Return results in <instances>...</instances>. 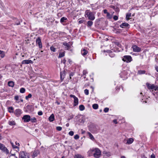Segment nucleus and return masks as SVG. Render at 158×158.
<instances>
[{"instance_id":"1","label":"nucleus","mask_w":158,"mask_h":158,"mask_svg":"<svg viewBox=\"0 0 158 158\" xmlns=\"http://www.w3.org/2000/svg\"><path fill=\"white\" fill-rule=\"evenodd\" d=\"M94 151L95 152L94 153V156L96 158H99L101 156V152L100 150L98 148H95L94 149H90L88 152V155L90 156V154L92 152Z\"/></svg>"},{"instance_id":"2","label":"nucleus","mask_w":158,"mask_h":158,"mask_svg":"<svg viewBox=\"0 0 158 158\" xmlns=\"http://www.w3.org/2000/svg\"><path fill=\"white\" fill-rule=\"evenodd\" d=\"M95 13L90 11L89 10H87L85 12V16L88 19L93 21L95 19Z\"/></svg>"},{"instance_id":"3","label":"nucleus","mask_w":158,"mask_h":158,"mask_svg":"<svg viewBox=\"0 0 158 158\" xmlns=\"http://www.w3.org/2000/svg\"><path fill=\"white\" fill-rule=\"evenodd\" d=\"M29 154L25 151H21L19 153V158H30Z\"/></svg>"},{"instance_id":"4","label":"nucleus","mask_w":158,"mask_h":158,"mask_svg":"<svg viewBox=\"0 0 158 158\" xmlns=\"http://www.w3.org/2000/svg\"><path fill=\"white\" fill-rule=\"evenodd\" d=\"M146 85L149 89L156 90V89H158V86L155 85L154 84H151L148 83H147Z\"/></svg>"},{"instance_id":"5","label":"nucleus","mask_w":158,"mask_h":158,"mask_svg":"<svg viewBox=\"0 0 158 158\" xmlns=\"http://www.w3.org/2000/svg\"><path fill=\"white\" fill-rule=\"evenodd\" d=\"M122 60L124 62L129 63L132 60V58L130 56H124Z\"/></svg>"},{"instance_id":"6","label":"nucleus","mask_w":158,"mask_h":158,"mask_svg":"<svg viewBox=\"0 0 158 158\" xmlns=\"http://www.w3.org/2000/svg\"><path fill=\"white\" fill-rule=\"evenodd\" d=\"M0 150H1L3 152L8 154L9 153V150L7 148L5 147L4 145L0 143Z\"/></svg>"},{"instance_id":"7","label":"nucleus","mask_w":158,"mask_h":158,"mask_svg":"<svg viewBox=\"0 0 158 158\" xmlns=\"http://www.w3.org/2000/svg\"><path fill=\"white\" fill-rule=\"evenodd\" d=\"M69 96L70 97L73 98H74V101L73 106H77L78 104V99L73 94H71Z\"/></svg>"},{"instance_id":"8","label":"nucleus","mask_w":158,"mask_h":158,"mask_svg":"<svg viewBox=\"0 0 158 158\" xmlns=\"http://www.w3.org/2000/svg\"><path fill=\"white\" fill-rule=\"evenodd\" d=\"M22 119L24 122H28L31 120V117L28 115H25L23 117Z\"/></svg>"},{"instance_id":"9","label":"nucleus","mask_w":158,"mask_h":158,"mask_svg":"<svg viewBox=\"0 0 158 158\" xmlns=\"http://www.w3.org/2000/svg\"><path fill=\"white\" fill-rule=\"evenodd\" d=\"M132 48L133 49V51L135 52H139L141 51V48L136 45L133 46Z\"/></svg>"},{"instance_id":"10","label":"nucleus","mask_w":158,"mask_h":158,"mask_svg":"<svg viewBox=\"0 0 158 158\" xmlns=\"http://www.w3.org/2000/svg\"><path fill=\"white\" fill-rule=\"evenodd\" d=\"M22 113V110L19 109H16L14 112V114L17 117L20 116Z\"/></svg>"},{"instance_id":"11","label":"nucleus","mask_w":158,"mask_h":158,"mask_svg":"<svg viewBox=\"0 0 158 158\" xmlns=\"http://www.w3.org/2000/svg\"><path fill=\"white\" fill-rule=\"evenodd\" d=\"M36 42L37 44H38L40 48H42V43L41 39L40 37H38L36 39Z\"/></svg>"},{"instance_id":"12","label":"nucleus","mask_w":158,"mask_h":158,"mask_svg":"<svg viewBox=\"0 0 158 158\" xmlns=\"http://www.w3.org/2000/svg\"><path fill=\"white\" fill-rule=\"evenodd\" d=\"M65 73L64 70H63L60 73V78L61 81H63L65 75Z\"/></svg>"},{"instance_id":"13","label":"nucleus","mask_w":158,"mask_h":158,"mask_svg":"<svg viewBox=\"0 0 158 158\" xmlns=\"http://www.w3.org/2000/svg\"><path fill=\"white\" fill-rule=\"evenodd\" d=\"M39 154V152L38 150H35L33 152L32 155V157L33 158H34L36 156H37V155Z\"/></svg>"},{"instance_id":"14","label":"nucleus","mask_w":158,"mask_h":158,"mask_svg":"<svg viewBox=\"0 0 158 158\" xmlns=\"http://www.w3.org/2000/svg\"><path fill=\"white\" fill-rule=\"evenodd\" d=\"M32 61L31 60H24L22 62V64H27L29 63H32Z\"/></svg>"},{"instance_id":"15","label":"nucleus","mask_w":158,"mask_h":158,"mask_svg":"<svg viewBox=\"0 0 158 158\" xmlns=\"http://www.w3.org/2000/svg\"><path fill=\"white\" fill-rule=\"evenodd\" d=\"M129 26V25L127 23H123L120 25V27L122 28L127 27Z\"/></svg>"},{"instance_id":"16","label":"nucleus","mask_w":158,"mask_h":158,"mask_svg":"<svg viewBox=\"0 0 158 158\" xmlns=\"http://www.w3.org/2000/svg\"><path fill=\"white\" fill-rule=\"evenodd\" d=\"M81 54L84 56L86 55L88 53V51L85 48L82 49L81 51Z\"/></svg>"},{"instance_id":"17","label":"nucleus","mask_w":158,"mask_h":158,"mask_svg":"<svg viewBox=\"0 0 158 158\" xmlns=\"http://www.w3.org/2000/svg\"><path fill=\"white\" fill-rule=\"evenodd\" d=\"M103 154L108 157H109L111 155V153L110 152L105 150L103 152Z\"/></svg>"},{"instance_id":"18","label":"nucleus","mask_w":158,"mask_h":158,"mask_svg":"<svg viewBox=\"0 0 158 158\" xmlns=\"http://www.w3.org/2000/svg\"><path fill=\"white\" fill-rule=\"evenodd\" d=\"M5 52L2 50H0V57L1 58H3L5 56Z\"/></svg>"},{"instance_id":"19","label":"nucleus","mask_w":158,"mask_h":158,"mask_svg":"<svg viewBox=\"0 0 158 158\" xmlns=\"http://www.w3.org/2000/svg\"><path fill=\"white\" fill-rule=\"evenodd\" d=\"M106 52H108V53H109V55L111 57H113L114 56H115L114 54L113 53V52L111 51L110 50H108L107 51H106Z\"/></svg>"},{"instance_id":"20","label":"nucleus","mask_w":158,"mask_h":158,"mask_svg":"<svg viewBox=\"0 0 158 158\" xmlns=\"http://www.w3.org/2000/svg\"><path fill=\"white\" fill-rule=\"evenodd\" d=\"M49 120L50 122H52L54 120V115L53 114H52L49 117Z\"/></svg>"},{"instance_id":"21","label":"nucleus","mask_w":158,"mask_h":158,"mask_svg":"<svg viewBox=\"0 0 158 158\" xmlns=\"http://www.w3.org/2000/svg\"><path fill=\"white\" fill-rule=\"evenodd\" d=\"M10 143L13 148L16 149V148H17V150H16L17 152L19 151V148L18 146L14 145V143L11 142H10Z\"/></svg>"},{"instance_id":"22","label":"nucleus","mask_w":158,"mask_h":158,"mask_svg":"<svg viewBox=\"0 0 158 158\" xmlns=\"http://www.w3.org/2000/svg\"><path fill=\"white\" fill-rule=\"evenodd\" d=\"M8 85L11 87H13L14 85V83L13 81H9L8 83Z\"/></svg>"},{"instance_id":"23","label":"nucleus","mask_w":158,"mask_h":158,"mask_svg":"<svg viewBox=\"0 0 158 158\" xmlns=\"http://www.w3.org/2000/svg\"><path fill=\"white\" fill-rule=\"evenodd\" d=\"M133 141V139L132 138H130L128 139L127 140L126 144H130L132 143Z\"/></svg>"},{"instance_id":"24","label":"nucleus","mask_w":158,"mask_h":158,"mask_svg":"<svg viewBox=\"0 0 158 158\" xmlns=\"http://www.w3.org/2000/svg\"><path fill=\"white\" fill-rule=\"evenodd\" d=\"M131 16V13H129L127 14L126 15V19L127 20H128L130 19V17Z\"/></svg>"},{"instance_id":"25","label":"nucleus","mask_w":158,"mask_h":158,"mask_svg":"<svg viewBox=\"0 0 158 158\" xmlns=\"http://www.w3.org/2000/svg\"><path fill=\"white\" fill-rule=\"evenodd\" d=\"M87 134L89 135V138H90V139H91L92 140H94L95 139L94 137L93 136L90 132H88Z\"/></svg>"},{"instance_id":"26","label":"nucleus","mask_w":158,"mask_h":158,"mask_svg":"<svg viewBox=\"0 0 158 158\" xmlns=\"http://www.w3.org/2000/svg\"><path fill=\"white\" fill-rule=\"evenodd\" d=\"M93 22L91 20H89L87 22V25L88 27H90L93 24Z\"/></svg>"},{"instance_id":"27","label":"nucleus","mask_w":158,"mask_h":158,"mask_svg":"<svg viewBox=\"0 0 158 158\" xmlns=\"http://www.w3.org/2000/svg\"><path fill=\"white\" fill-rule=\"evenodd\" d=\"M146 73V71L145 70H138L137 73L139 75L145 74Z\"/></svg>"},{"instance_id":"28","label":"nucleus","mask_w":158,"mask_h":158,"mask_svg":"<svg viewBox=\"0 0 158 158\" xmlns=\"http://www.w3.org/2000/svg\"><path fill=\"white\" fill-rule=\"evenodd\" d=\"M64 52H60L58 57L60 58L64 56Z\"/></svg>"},{"instance_id":"29","label":"nucleus","mask_w":158,"mask_h":158,"mask_svg":"<svg viewBox=\"0 0 158 158\" xmlns=\"http://www.w3.org/2000/svg\"><path fill=\"white\" fill-rule=\"evenodd\" d=\"M63 44L64 45L66 46V48L67 50H69V49L70 46L68 43L66 42H64L63 43Z\"/></svg>"},{"instance_id":"30","label":"nucleus","mask_w":158,"mask_h":158,"mask_svg":"<svg viewBox=\"0 0 158 158\" xmlns=\"http://www.w3.org/2000/svg\"><path fill=\"white\" fill-rule=\"evenodd\" d=\"M8 111L10 113H14V108L12 107H10L8 108Z\"/></svg>"},{"instance_id":"31","label":"nucleus","mask_w":158,"mask_h":158,"mask_svg":"<svg viewBox=\"0 0 158 158\" xmlns=\"http://www.w3.org/2000/svg\"><path fill=\"white\" fill-rule=\"evenodd\" d=\"M67 18L65 17H63L60 19V22L61 23H63L65 22V21L67 20Z\"/></svg>"},{"instance_id":"32","label":"nucleus","mask_w":158,"mask_h":158,"mask_svg":"<svg viewBox=\"0 0 158 158\" xmlns=\"http://www.w3.org/2000/svg\"><path fill=\"white\" fill-rule=\"evenodd\" d=\"M74 158H84V157L81 155L78 154L75 156Z\"/></svg>"},{"instance_id":"33","label":"nucleus","mask_w":158,"mask_h":158,"mask_svg":"<svg viewBox=\"0 0 158 158\" xmlns=\"http://www.w3.org/2000/svg\"><path fill=\"white\" fill-rule=\"evenodd\" d=\"M106 17L108 19H111L112 18V15L110 14L109 13H108L106 14Z\"/></svg>"},{"instance_id":"34","label":"nucleus","mask_w":158,"mask_h":158,"mask_svg":"<svg viewBox=\"0 0 158 158\" xmlns=\"http://www.w3.org/2000/svg\"><path fill=\"white\" fill-rule=\"evenodd\" d=\"M93 108L94 109H97L98 107V106L97 104H94L92 106Z\"/></svg>"},{"instance_id":"35","label":"nucleus","mask_w":158,"mask_h":158,"mask_svg":"<svg viewBox=\"0 0 158 158\" xmlns=\"http://www.w3.org/2000/svg\"><path fill=\"white\" fill-rule=\"evenodd\" d=\"M8 124L9 125L11 126L15 125V123L14 121H10L8 122Z\"/></svg>"},{"instance_id":"36","label":"nucleus","mask_w":158,"mask_h":158,"mask_svg":"<svg viewBox=\"0 0 158 158\" xmlns=\"http://www.w3.org/2000/svg\"><path fill=\"white\" fill-rule=\"evenodd\" d=\"M79 108L80 110L81 111L85 109L84 106L82 105H80L79 106Z\"/></svg>"},{"instance_id":"37","label":"nucleus","mask_w":158,"mask_h":158,"mask_svg":"<svg viewBox=\"0 0 158 158\" xmlns=\"http://www.w3.org/2000/svg\"><path fill=\"white\" fill-rule=\"evenodd\" d=\"M25 91V89L24 88H22L20 89V92L21 93H23Z\"/></svg>"},{"instance_id":"38","label":"nucleus","mask_w":158,"mask_h":158,"mask_svg":"<svg viewBox=\"0 0 158 158\" xmlns=\"http://www.w3.org/2000/svg\"><path fill=\"white\" fill-rule=\"evenodd\" d=\"M32 123H35L36 122V119L35 117H33L31 118V120Z\"/></svg>"},{"instance_id":"39","label":"nucleus","mask_w":158,"mask_h":158,"mask_svg":"<svg viewBox=\"0 0 158 158\" xmlns=\"http://www.w3.org/2000/svg\"><path fill=\"white\" fill-rule=\"evenodd\" d=\"M19 97L18 95H16L15 96V99L16 101H18L17 102L18 103H19Z\"/></svg>"},{"instance_id":"40","label":"nucleus","mask_w":158,"mask_h":158,"mask_svg":"<svg viewBox=\"0 0 158 158\" xmlns=\"http://www.w3.org/2000/svg\"><path fill=\"white\" fill-rule=\"evenodd\" d=\"M32 97V95L31 94H29L27 96H26L25 97V99L26 100H28L29 98H30Z\"/></svg>"},{"instance_id":"41","label":"nucleus","mask_w":158,"mask_h":158,"mask_svg":"<svg viewBox=\"0 0 158 158\" xmlns=\"http://www.w3.org/2000/svg\"><path fill=\"white\" fill-rule=\"evenodd\" d=\"M109 7L113 8L114 10H115V11H116V9H117V7L111 5L110 6H109Z\"/></svg>"},{"instance_id":"42","label":"nucleus","mask_w":158,"mask_h":158,"mask_svg":"<svg viewBox=\"0 0 158 158\" xmlns=\"http://www.w3.org/2000/svg\"><path fill=\"white\" fill-rule=\"evenodd\" d=\"M115 44L118 46V47L121 48V45L118 42H116L115 43Z\"/></svg>"},{"instance_id":"43","label":"nucleus","mask_w":158,"mask_h":158,"mask_svg":"<svg viewBox=\"0 0 158 158\" xmlns=\"http://www.w3.org/2000/svg\"><path fill=\"white\" fill-rule=\"evenodd\" d=\"M84 93L86 95H88L89 94V90L87 89H85L84 90Z\"/></svg>"},{"instance_id":"44","label":"nucleus","mask_w":158,"mask_h":158,"mask_svg":"<svg viewBox=\"0 0 158 158\" xmlns=\"http://www.w3.org/2000/svg\"><path fill=\"white\" fill-rule=\"evenodd\" d=\"M84 20L81 19H79L78 20V23L80 24L84 22Z\"/></svg>"},{"instance_id":"45","label":"nucleus","mask_w":158,"mask_h":158,"mask_svg":"<svg viewBox=\"0 0 158 158\" xmlns=\"http://www.w3.org/2000/svg\"><path fill=\"white\" fill-rule=\"evenodd\" d=\"M50 49L51 51H53V52H55V48L51 46L50 47Z\"/></svg>"},{"instance_id":"46","label":"nucleus","mask_w":158,"mask_h":158,"mask_svg":"<svg viewBox=\"0 0 158 158\" xmlns=\"http://www.w3.org/2000/svg\"><path fill=\"white\" fill-rule=\"evenodd\" d=\"M109 110V108L107 107L105 108L104 110V111L105 112H107Z\"/></svg>"},{"instance_id":"47","label":"nucleus","mask_w":158,"mask_h":158,"mask_svg":"<svg viewBox=\"0 0 158 158\" xmlns=\"http://www.w3.org/2000/svg\"><path fill=\"white\" fill-rule=\"evenodd\" d=\"M113 19L115 21L117 20L118 19V17L117 15H114L113 17Z\"/></svg>"},{"instance_id":"48","label":"nucleus","mask_w":158,"mask_h":158,"mask_svg":"<svg viewBox=\"0 0 158 158\" xmlns=\"http://www.w3.org/2000/svg\"><path fill=\"white\" fill-rule=\"evenodd\" d=\"M56 130L58 131H60L61 130L62 128L60 127H57L56 128Z\"/></svg>"},{"instance_id":"49","label":"nucleus","mask_w":158,"mask_h":158,"mask_svg":"<svg viewBox=\"0 0 158 158\" xmlns=\"http://www.w3.org/2000/svg\"><path fill=\"white\" fill-rule=\"evenodd\" d=\"M79 137V136L78 135H76L74 136V138L76 139H78Z\"/></svg>"},{"instance_id":"50","label":"nucleus","mask_w":158,"mask_h":158,"mask_svg":"<svg viewBox=\"0 0 158 158\" xmlns=\"http://www.w3.org/2000/svg\"><path fill=\"white\" fill-rule=\"evenodd\" d=\"M88 73V72L86 70H84L83 72V74L84 75H85Z\"/></svg>"},{"instance_id":"51","label":"nucleus","mask_w":158,"mask_h":158,"mask_svg":"<svg viewBox=\"0 0 158 158\" xmlns=\"http://www.w3.org/2000/svg\"><path fill=\"white\" fill-rule=\"evenodd\" d=\"M69 134L70 135L73 136L74 134V132L72 131H71L69 132Z\"/></svg>"},{"instance_id":"52","label":"nucleus","mask_w":158,"mask_h":158,"mask_svg":"<svg viewBox=\"0 0 158 158\" xmlns=\"http://www.w3.org/2000/svg\"><path fill=\"white\" fill-rule=\"evenodd\" d=\"M74 75V73L73 72H71L69 74L70 78L71 79V77L73 76Z\"/></svg>"},{"instance_id":"53","label":"nucleus","mask_w":158,"mask_h":158,"mask_svg":"<svg viewBox=\"0 0 158 158\" xmlns=\"http://www.w3.org/2000/svg\"><path fill=\"white\" fill-rule=\"evenodd\" d=\"M126 73V72L124 71V72H123L121 73H120V77H121V78H123V77H124V76H123V74H125Z\"/></svg>"},{"instance_id":"54","label":"nucleus","mask_w":158,"mask_h":158,"mask_svg":"<svg viewBox=\"0 0 158 158\" xmlns=\"http://www.w3.org/2000/svg\"><path fill=\"white\" fill-rule=\"evenodd\" d=\"M43 114V113L42 112V111H40L39 112H38V115H42Z\"/></svg>"},{"instance_id":"55","label":"nucleus","mask_w":158,"mask_h":158,"mask_svg":"<svg viewBox=\"0 0 158 158\" xmlns=\"http://www.w3.org/2000/svg\"><path fill=\"white\" fill-rule=\"evenodd\" d=\"M103 13L105 14H107L108 12H107V10L106 9H104L103 10Z\"/></svg>"},{"instance_id":"56","label":"nucleus","mask_w":158,"mask_h":158,"mask_svg":"<svg viewBox=\"0 0 158 158\" xmlns=\"http://www.w3.org/2000/svg\"><path fill=\"white\" fill-rule=\"evenodd\" d=\"M150 158H155V156L154 154H152L150 157Z\"/></svg>"},{"instance_id":"57","label":"nucleus","mask_w":158,"mask_h":158,"mask_svg":"<svg viewBox=\"0 0 158 158\" xmlns=\"http://www.w3.org/2000/svg\"><path fill=\"white\" fill-rule=\"evenodd\" d=\"M113 122L115 124H116L117 123V120L115 119H114L113 120Z\"/></svg>"},{"instance_id":"58","label":"nucleus","mask_w":158,"mask_h":158,"mask_svg":"<svg viewBox=\"0 0 158 158\" xmlns=\"http://www.w3.org/2000/svg\"><path fill=\"white\" fill-rule=\"evenodd\" d=\"M156 70L158 72V67L157 66H155V67Z\"/></svg>"},{"instance_id":"59","label":"nucleus","mask_w":158,"mask_h":158,"mask_svg":"<svg viewBox=\"0 0 158 158\" xmlns=\"http://www.w3.org/2000/svg\"><path fill=\"white\" fill-rule=\"evenodd\" d=\"M20 22L19 21H18V20H17V23H15V24H16L17 25H19L20 24Z\"/></svg>"},{"instance_id":"60","label":"nucleus","mask_w":158,"mask_h":158,"mask_svg":"<svg viewBox=\"0 0 158 158\" xmlns=\"http://www.w3.org/2000/svg\"><path fill=\"white\" fill-rule=\"evenodd\" d=\"M63 63L64 64H65V62H66V60H65V59H64L62 61Z\"/></svg>"},{"instance_id":"61","label":"nucleus","mask_w":158,"mask_h":158,"mask_svg":"<svg viewBox=\"0 0 158 158\" xmlns=\"http://www.w3.org/2000/svg\"><path fill=\"white\" fill-rule=\"evenodd\" d=\"M15 144H16V145H18V146H19L20 145L19 143L17 142H15Z\"/></svg>"},{"instance_id":"62","label":"nucleus","mask_w":158,"mask_h":158,"mask_svg":"<svg viewBox=\"0 0 158 158\" xmlns=\"http://www.w3.org/2000/svg\"><path fill=\"white\" fill-rule=\"evenodd\" d=\"M15 156V154H11L10 156V157H11V156Z\"/></svg>"},{"instance_id":"63","label":"nucleus","mask_w":158,"mask_h":158,"mask_svg":"<svg viewBox=\"0 0 158 158\" xmlns=\"http://www.w3.org/2000/svg\"><path fill=\"white\" fill-rule=\"evenodd\" d=\"M142 158H147V157L145 156H142Z\"/></svg>"},{"instance_id":"64","label":"nucleus","mask_w":158,"mask_h":158,"mask_svg":"<svg viewBox=\"0 0 158 158\" xmlns=\"http://www.w3.org/2000/svg\"><path fill=\"white\" fill-rule=\"evenodd\" d=\"M121 158H126V157L124 156H121Z\"/></svg>"}]
</instances>
